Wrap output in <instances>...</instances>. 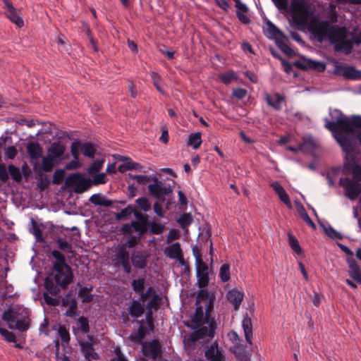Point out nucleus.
Wrapping results in <instances>:
<instances>
[{"label": "nucleus", "mask_w": 361, "mask_h": 361, "mask_svg": "<svg viewBox=\"0 0 361 361\" xmlns=\"http://www.w3.org/2000/svg\"><path fill=\"white\" fill-rule=\"evenodd\" d=\"M116 357L111 360V361H128L122 354L120 348H116L114 350Z\"/></svg>", "instance_id": "774afa93"}, {"label": "nucleus", "mask_w": 361, "mask_h": 361, "mask_svg": "<svg viewBox=\"0 0 361 361\" xmlns=\"http://www.w3.org/2000/svg\"><path fill=\"white\" fill-rule=\"evenodd\" d=\"M266 100L267 104L274 109L280 110L281 109V103L284 102L285 99L281 94H275L274 95L267 94Z\"/></svg>", "instance_id": "4be33fe9"}, {"label": "nucleus", "mask_w": 361, "mask_h": 361, "mask_svg": "<svg viewBox=\"0 0 361 361\" xmlns=\"http://www.w3.org/2000/svg\"><path fill=\"white\" fill-rule=\"evenodd\" d=\"M1 317L4 321L8 324L11 329L25 331L29 328V314L26 309L18 311L8 309L3 312Z\"/></svg>", "instance_id": "423d86ee"}, {"label": "nucleus", "mask_w": 361, "mask_h": 361, "mask_svg": "<svg viewBox=\"0 0 361 361\" xmlns=\"http://www.w3.org/2000/svg\"><path fill=\"white\" fill-rule=\"evenodd\" d=\"M82 351L85 357V358L88 361H91L92 360H97L99 359V355L96 352H94V350L92 347V345L89 344H85L82 343Z\"/></svg>", "instance_id": "bb28decb"}, {"label": "nucleus", "mask_w": 361, "mask_h": 361, "mask_svg": "<svg viewBox=\"0 0 361 361\" xmlns=\"http://www.w3.org/2000/svg\"><path fill=\"white\" fill-rule=\"evenodd\" d=\"M219 277L223 282H226L230 279V265L228 264L221 265L219 271Z\"/></svg>", "instance_id": "c9c22d12"}, {"label": "nucleus", "mask_w": 361, "mask_h": 361, "mask_svg": "<svg viewBox=\"0 0 361 361\" xmlns=\"http://www.w3.org/2000/svg\"><path fill=\"white\" fill-rule=\"evenodd\" d=\"M73 274L69 266L54 268L44 281V286L47 291L53 295L60 293L61 289H66L73 282Z\"/></svg>", "instance_id": "20e7f679"}, {"label": "nucleus", "mask_w": 361, "mask_h": 361, "mask_svg": "<svg viewBox=\"0 0 361 361\" xmlns=\"http://www.w3.org/2000/svg\"><path fill=\"white\" fill-rule=\"evenodd\" d=\"M348 264L349 274L357 283H361V270L354 259L350 258L347 260Z\"/></svg>", "instance_id": "aec40b11"}, {"label": "nucleus", "mask_w": 361, "mask_h": 361, "mask_svg": "<svg viewBox=\"0 0 361 361\" xmlns=\"http://www.w3.org/2000/svg\"><path fill=\"white\" fill-rule=\"evenodd\" d=\"M51 255L56 259V262L54 264V268L55 267H62L63 266H68L66 264L65 257L58 250H53L51 252Z\"/></svg>", "instance_id": "72a5a7b5"}, {"label": "nucleus", "mask_w": 361, "mask_h": 361, "mask_svg": "<svg viewBox=\"0 0 361 361\" xmlns=\"http://www.w3.org/2000/svg\"><path fill=\"white\" fill-rule=\"evenodd\" d=\"M81 150V142L77 140L73 142L71 146V152L75 159H79L80 151Z\"/></svg>", "instance_id": "ea45409f"}, {"label": "nucleus", "mask_w": 361, "mask_h": 361, "mask_svg": "<svg viewBox=\"0 0 361 361\" xmlns=\"http://www.w3.org/2000/svg\"><path fill=\"white\" fill-rule=\"evenodd\" d=\"M77 326L78 328L84 333H87L89 331L88 320L84 317H80L77 322Z\"/></svg>", "instance_id": "de8ad7c7"}, {"label": "nucleus", "mask_w": 361, "mask_h": 361, "mask_svg": "<svg viewBox=\"0 0 361 361\" xmlns=\"http://www.w3.org/2000/svg\"><path fill=\"white\" fill-rule=\"evenodd\" d=\"M266 31L269 34L270 37H282L283 33L270 21L266 22Z\"/></svg>", "instance_id": "473e14b6"}, {"label": "nucleus", "mask_w": 361, "mask_h": 361, "mask_svg": "<svg viewBox=\"0 0 361 361\" xmlns=\"http://www.w3.org/2000/svg\"><path fill=\"white\" fill-rule=\"evenodd\" d=\"M192 221V216L190 213L183 214L178 220V224L183 228L188 226Z\"/></svg>", "instance_id": "4c0bfd02"}, {"label": "nucleus", "mask_w": 361, "mask_h": 361, "mask_svg": "<svg viewBox=\"0 0 361 361\" xmlns=\"http://www.w3.org/2000/svg\"><path fill=\"white\" fill-rule=\"evenodd\" d=\"M276 8L280 11L288 10V1L287 0H272Z\"/></svg>", "instance_id": "052dcab7"}, {"label": "nucleus", "mask_w": 361, "mask_h": 361, "mask_svg": "<svg viewBox=\"0 0 361 361\" xmlns=\"http://www.w3.org/2000/svg\"><path fill=\"white\" fill-rule=\"evenodd\" d=\"M330 115L334 121H330L324 118L325 128L331 131L334 137L346 152L355 149V139L361 145V116L347 118L338 109L330 111Z\"/></svg>", "instance_id": "f03ea898"}, {"label": "nucleus", "mask_w": 361, "mask_h": 361, "mask_svg": "<svg viewBox=\"0 0 361 361\" xmlns=\"http://www.w3.org/2000/svg\"><path fill=\"white\" fill-rule=\"evenodd\" d=\"M204 356L209 361H228L224 350L219 347L217 341H214L206 349Z\"/></svg>", "instance_id": "9b49d317"}, {"label": "nucleus", "mask_w": 361, "mask_h": 361, "mask_svg": "<svg viewBox=\"0 0 361 361\" xmlns=\"http://www.w3.org/2000/svg\"><path fill=\"white\" fill-rule=\"evenodd\" d=\"M56 243H58L59 248L62 251L68 252L71 251V245L63 239L58 238Z\"/></svg>", "instance_id": "5fc2aeb1"}, {"label": "nucleus", "mask_w": 361, "mask_h": 361, "mask_svg": "<svg viewBox=\"0 0 361 361\" xmlns=\"http://www.w3.org/2000/svg\"><path fill=\"white\" fill-rule=\"evenodd\" d=\"M66 151V147L61 142L52 143L48 149V154L55 160L61 159Z\"/></svg>", "instance_id": "6ab92c4d"}, {"label": "nucleus", "mask_w": 361, "mask_h": 361, "mask_svg": "<svg viewBox=\"0 0 361 361\" xmlns=\"http://www.w3.org/2000/svg\"><path fill=\"white\" fill-rule=\"evenodd\" d=\"M270 186L278 195L280 200L283 202L288 208L292 207V204L290 200L289 196L282 187V185L278 181H272L270 183Z\"/></svg>", "instance_id": "dca6fc26"}, {"label": "nucleus", "mask_w": 361, "mask_h": 361, "mask_svg": "<svg viewBox=\"0 0 361 361\" xmlns=\"http://www.w3.org/2000/svg\"><path fill=\"white\" fill-rule=\"evenodd\" d=\"M49 294H51V293H49V291H47V293H43V298H44L46 303L47 305H51V306L58 305L60 302L59 298H52L51 296L49 295Z\"/></svg>", "instance_id": "8fccbe9b"}, {"label": "nucleus", "mask_w": 361, "mask_h": 361, "mask_svg": "<svg viewBox=\"0 0 361 361\" xmlns=\"http://www.w3.org/2000/svg\"><path fill=\"white\" fill-rule=\"evenodd\" d=\"M300 214L301 217L307 223V225H309L313 229L316 228L314 223L312 221V220L311 219V218L309 216V215L304 209H302V212H301Z\"/></svg>", "instance_id": "e2e57ef3"}, {"label": "nucleus", "mask_w": 361, "mask_h": 361, "mask_svg": "<svg viewBox=\"0 0 361 361\" xmlns=\"http://www.w3.org/2000/svg\"><path fill=\"white\" fill-rule=\"evenodd\" d=\"M8 172L10 175L11 176V178L17 182H19L22 179V176L20 171L18 168L14 166L13 165H9L8 167Z\"/></svg>", "instance_id": "58836bf2"}, {"label": "nucleus", "mask_w": 361, "mask_h": 361, "mask_svg": "<svg viewBox=\"0 0 361 361\" xmlns=\"http://www.w3.org/2000/svg\"><path fill=\"white\" fill-rule=\"evenodd\" d=\"M164 254L168 258L176 259L180 265H185L182 249L179 243H174L166 246L164 249Z\"/></svg>", "instance_id": "f8f14e48"}, {"label": "nucleus", "mask_w": 361, "mask_h": 361, "mask_svg": "<svg viewBox=\"0 0 361 361\" xmlns=\"http://www.w3.org/2000/svg\"><path fill=\"white\" fill-rule=\"evenodd\" d=\"M133 213V208L130 206L127 207L126 208L122 209L119 213L116 214V218L117 220H121L126 219L128 216H130Z\"/></svg>", "instance_id": "603ef678"}, {"label": "nucleus", "mask_w": 361, "mask_h": 361, "mask_svg": "<svg viewBox=\"0 0 361 361\" xmlns=\"http://www.w3.org/2000/svg\"><path fill=\"white\" fill-rule=\"evenodd\" d=\"M65 171L63 169H56L53 175L52 182L54 184L59 185L63 180Z\"/></svg>", "instance_id": "c03bdc74"}, {"label": "nucleus", "mask_w": 361, "mask_h": 361, "mask_svg": "<svg viewBox=\"0 0 361 361\" xmlns=\"http://www.w3.org/2000/svg\"><path fill=\"white\" fill-rule=\"evenodd\" d=\"M81 151L84 156L93 158L95 154V147L90 142H81Z\"/></svg>", "instance_id": "2f4dec72"}, {"label": "nucleus", "mask_w": 361, "mask_h": 361, "mask_svg": "<svg viewBox=\"0 0 361 361\" xmlns=\"http://www.w3.org/2000/svg\"><path fill=\"white\" fill-rule=\"evenodd\" d=\"M137 206L144 212H147L151 209V203L146 197H140L135 200Z\"/></svg>", "instance_id": "a19ab883"}, {"label": "nucleus", "mask_w": 361, "mask_h": 361, "mask_svg": "<svg viewBox=\"0 0 361 361\" xmlns=\"http://www.w3.org/2000/svg\"><path fill=\"white\" fill-rule=\"evenodd\" d=\"M293 22L299 27H307L311 23H317V20H311V12L310 11V5L306 0H291L288 10Z\"/></svg>", "instance_id": "39448f33"}, {"label": "nucleus", "mask_w": 361, "mask_h": 361, "mask_svg": "<svg viewBox=\"0 0 361 361\" xmlns=\"http://www.w3.org/2000/svg\"><path fill=\"white\" fill-rule=\"evenodd\" d=\"M326 233L333 239H341V235L332 227L326 229Z\"/></svg>", "instance_id": "69168bd1"}, {"label": "nucleus", "mask_w": 361, "mask_h": 361, "mask_svg": "<svg viewBox=\"0 0 361 361\" xmlns=\"http://www.w3.org/2000/svg\"><path fill=\"white\" fill-rule=\"evenodd\" d=\"M149 226L150 228V232L156 235L161 233L165 228L164 225L156 222L149 223Z\"/></svg>", "instance_id": "37998d69"}, {"label": "nucleus", "mask_w": 361, "mask_h": 361, "mask_svg": "<svg viewBox=\"0 0 361 361\" xmlns=\"http://www.w3.org/2000/svg\"><path fill=\"white\" fill-rule=\"evenodd\" d=\"M61 302L64 307L77 308V302L75 299L71 298V293H68L63 298Z\"/></svg>", "instance_id": "79ce46f5"}, {"label": "nucleus", "mask_w": 361, "mask_h": 361, "mask_svg": "<svg viewBox=\"0 0 361 361\" xmlns=\"http://www.w3.org/2000/svg\"><path fill=\"white\" fill-rule=\"evenodd\" d=\"M154 293V288L152 287H149L146 292H142L140 297V300L145 302Z\"/></svg>", "instance_id": "338daca9"}, {"label": "nucleus", "mask_w": 361, "mask_h": 361, "mask_svg": "<svg viewBox=\"0 0 361 361\" xmlns=\"http://www.w3.org/2000/svg\"><path fill=\"white\" fill-rule=\"evenodd\" d=\"M152 79L153 80V84L155 86V87L157 88V90L159 92L163 94L164 91H163L162 87H161V77L157 73L153 72L152 73Z\"/></svg>", "instance_id": "3c124183"}, {"label": "nucleus", "mask_w": 361, "mask_h": 361, "mask_svg": "<svg viewBox=\"0 0 361 361\" xmlns=\"http://www.w3.org/2000/svg\"><path fill=\"white\" fill-rule=\"evenodd\" d=\"M80 166H81V164L79 161V159H73V160L71 161L66 165L65 169L66 170H74V169H79L80 167Z\"/></svg>", "instance_id": "680f3d73"}, {"label": "nucleus", "mask_w": 361, "mask_h": 361, "mask_svg": "<svg viewBox=\"0 0 361 361\" xmlns=\"http://www.w3.org/2000/svg\"><path fill=\"white\" fill-rule=\"evenodd\" d=\"M334 73L343 76L346 80H357L361 79V71L353 66L337 65L335 66Z\"/></svg>", "instance_id": "9d476101"}, {"label": "nucleus", "mask_w": 361, "mask_h": 361, "mask_svg": "<svg viewBox=\"0 0 361 361\" xmlns=\"http://www.w3.org/2000/svg\"><path fill=\"white\" fill-rule=\"evenodd\" d=\"M197 276L200 290L197 296V307L190 317V324L188 325L193 329L188 336V342H195L200 339L210 340L214 338L216 329V321L211 316L215 296L205 289L209 283V274L199 273Z\"/></svg>", "instance_id": "f257e3e1"}, {"label": "nucleus", "mask_w": 361, "mask_h": 361, "mask_svg": "<svg viewBox=\"0 0 361 361\" xmlns=\"http://www.w3.org/2000/svg\"><path fill=\"white\" fill-rule=\"evenodd\" d=\"M309 30L319 42L328 39L334 44L336 51H343L345 54L351 52L353 42L348 38L345 28L331 25L328 21H319L311 23Z\"/></svg>", "instance_id": "7ed1b4c3"}, {"label": "nucleus", "mask_w": 361, "mask_h": 361, "mask_svg": "<svg viewBox=\"0 0 361 361\" xmlns=\"http://www.w3.org/2000/svg\"><path fill=\"white\" fill-rule=\"evenodd\" d=\"M103 164V160H95L90 166L88 169L89 173H94L98 172L102 168Z\"/></svg>", "instance_id": "864d4df0"}, {"label": "nucleus", "mask_w": 361, "mask_h": 361, "mask_svg": "<svg viewBox=\"0 0 361 361\" xmlns=\"http://www.w3.org/2000/svg\"><path fill=\"white\" fill-rule=\"evenodd\" d=\"M90 202L95 205H102L104 207H110L112 204L111 200H106L102 197L100 194H94L91 196Z\"/></svg>", "instance_id": "c756f323"}, {"label": "nucleus", "mask_w": 361, "mask_h": 361, "mask_svg": "<svg viewBox=\"0 0 361 361\" xmlns=\"http://www.w3.org/2000/svg\"><path fill=\"white\" fill-rule=\"evenodd\" d=\"M148 190L152 195L157 198H159L163 195H166L171 192L170 187H167L161 182L149 185Z\"/></svg>", "instance_id": "2eb2a0df"}, {"label": "nucleus", "mask_w": 361, "mask_h": 361, "mask_svg": "<svg viewBox=\"0 0 361 361\" xmlns=\"http://www.w3.org/2000/svg\"><path fill=\"white\" fill-rule=\"evenodd\" d=\"M352 173L353 178L351 180L361 183V167L358 165L355 166L353 168Z\"/></svg>", "instance_id": "4d7b16f0"}, {"label": "nucleus", "mask_w": 361, "mask_h": 361, "mask_svg": "<svg viewBox=\"0 0 361 361\" xmlns=\"http://www.w3.org/2000/svg\"><path fill=\"white\" fill-rule=\"evenodd\" d=\"M288 243L293 250L297 254L302 252L301 247L300 246L298 240L291 234L288 233Z\"/></svg>", "instance_id": "e433bc0d"}, {"label": "nucleus", "mask_w": 361, "mask_h": 361, "mask_svg": "<svg viewBox=\"0 0 361 361\" xmlns=\"http://www.w3.org/2000/svg\"><path fill=\"white\" fill-rule=\"evenodd\" d=\"M219 78L225 84H229L233 79L236 78L235 75L233 72L220 73L219 75Z\"/></svg>", "instance_id": "a18cd8bd"}, {"label": "nucleus", "mask_w": 361, "mask_h": 361, "mask_svg": "<svg viewBox=\"0 0 361 361\" xmlns=\"http://www.w3.org/2000/svg\"><path fill=\"white\" fill-rule=\"evenodd\" d=\"M132 288L133 290L138 295L140 294L145 290V279H135L131 283Z\"/></svg>", "instance_id": "f704fd0d"}, {"label": "nucleus", "mask_w": 361, "mask_h": 361, "mask_svg": "<svg viewBox=\"0 0 361 361\" xmlns=\"http://www.w3.org/2000/svg\"><path fill=\"white\" fill-rule=\"evenodd\" d=\"M145 336V329L143 326H140L137 331L132 332L130 335V340L135 344L141 343Z\"/></svg>", "instance_id": "cd10ccee"}, {"label": "nucleus", "mask_w": 361, "mask_h": 361, "mask_svg": "<svg viewBox=\"0 0 361 361\" xmlns=\"http://www.w3.org/2000/svg\"><path fill=\"white\" fill-rule=\"evenodd\" d=\"M27 152L30 159L37 160L42 157L43 149L37 142H30L27 145Z\"/></svg>", "instance_id": "a211bd4d"}, {"label": "nucleus", "mask_w": 361, "mask_h": 361, "mask_svg": "<svg viewBox=\"0 0 361 361\" xmlns=\"http://www.w3.org/2000/svg\"><path fill=\"white\" fill-rule=\"evenodd\" d=\"M114 263L116 266L121 265L126 274L131 271L129 252L125 246H121L116 252L114 258Z\"/></svg>", "instance_id": "1a4fd4ad"}, {"label": "nucleus", "mask_w": 361, "mask_h": 361, "mask_svg": "<svg viewBox=\"0 0 361 361\" xmlns=\"http://www.w3.org/2000/svg\"><path fill=\"white\" fill-rule=\"evenodd\" d=\"M197 274L199 273H208V266L203 262V260L195 262Z\"/></svg>", "instance_id": "13d9d810"}, {"label": "nucleus", "mask_w": 361, "mask_h": 361, "mask_svg": "<svg viewBox=\"0 0 361 361\" xmlns=\"http://www.w3.org/2000/svg\"><path fill=\"white\" fill-rule=\"evenodd\" d=\"M58 334L63 343H68L70 341V335L68 330L62 326H60L58 330Z\"/></svg>", "instance_id": "09e8293b"}, {"label": "nucleus", "mask_w": 361, "mask_h": 361, "mask_svg": "<svg viewBox=\"0 0 361 361\" xmlns=\"http://www.w3.org/2000/svg\"><path fill=\"white\" fill-rule=\"evenodd\" d=\"M128 310L133 317L137 318L143 314L144 307L140 302L133 300L129 304Z\"/></svg>", "instance_id": "5701e85b"}, {"label": "nucleus", "mask_w": 361, "mask_h": 361, "mask_svg": "<svg viewBox=\"0 0 361 361\" xmlns=\"http://www.w3.org/2000/svg\"><path fill=\"white\" fill-rule=\"evenodd\" d=\"M341 185L345 188V195L350 200H355L361 193V183L348 178H341Z\"/></svg>", "instance_id": "6e6552de"}, {"label": "nucleus", "mask_w": 361, "mask_h": 361, "mask_svg": "<svg viewBox=\"0 0 361 361\" xmlns=\"http://www.w3.org/2000/svg\"><path fill=\"white\" fill-rule=\"evenodd\" d=\"M66 185L68 187H73L74 192L80 194L89 190L92 183L90 179L80 173H76L69 175L66 178Z\"/></svg>", "instance_id": "0eeeda50"}, {"label": "nucleus", "mask_w": 361, "mask_h": 361, "mask_svg": "<svg viewBox=\"0 0 361 361\" xmlns=\"http://www.w3.org/2000/svg\"><path fill=\"white\" fill-rule=\"evenodd\" d=\"M243 328L244 330L245 337L247 343L252 344L251 337L252 336V328L250 318L246 315L243 320Z\"/></svg>", "instance_id": "a878e982"}, {"label": "nucleus", "mask_w": 361, "mask_h": 361, "mask_svg": "<svg viewBox=\"0 0 361 361\" xmlns=\"http://www.w3.org/2000/svg\"><path fill=\"white\" fill-rule=\"evenodd\" d=\"M142 350L146 357L156 359L161 353V345L158 341L152 340L142 343Z\"/></svg>", "instance_id": "4468645a"}, {"label": "nucleus", "mask_w": 361, "mask_h": 361, "mask_svg": "<svg viewBox=\"0 0 361 361\" xmlns=\"http://www.w3.org/2000/svg\"><path fill=\"white\" fill-rule=\"evenodd\" d=\"M0 334L8 342L14 343L16 341L15 334L13 332H11L5 329L0 328Z\"/></svg>", "instance_id": "49530a36"}, {"label": "nucleus", "mask_w": 361, "mask_h": 361, "mask_svg": "<svg viewBox=\"0 0 361 361\" xmlns=\"http://www.w3.org/2000/svg\"><path fill=\"white\" fill-rule=\"evenodd\" d=\"M243 293L238 290L237 289H232L228 291L227 298L228 300L234 304L235 310H238L243 299Z\"/></svg>", "instance_id": "412c9836"}, {"label": "nucleus", "mask_w": 361, "mask_h": 361, "mask_svg": "<svg viewBox=\"0 0 361 361\" xmlns=\"http://www.w3.org/2000/svg\"><path fill=\"white\" fill-rule=\"evenodd\" d=\"M124 159L128 161V166H127V168H128L129 170L133 169L139 171H142V166L139 163H136L131 161L128 157H125L123 160Z\"/></svg>", "instance_id": "bf43d9fd"}, {"label": "nucleus", "mask_w": 361, "mask_h": 361, "mask_svg": "<svg viewBox=\"0 0 361 361\" xmlns=\"http://www.w3.org/2000/svg\"><path fill=\"white\" fill-rule=\"evenodd\" d=\"M247 93V90L243 88H237L233 91V97L239 99L245 98Z\"/></svg>", "instance_id": "0e129e2a"}, {"label": "nucleus", "mask_w": 361, "mask_h": 361, "mask_svg": "<svg viewBox=\"0 0 361 361\" xmlns=\"http://www.w3.org/2000/svg\"><path fill=\"white\" fill-rule=\"evenodd\" d=\"M202 137L200 133H191L188 137V145L193 147V149H198L202 144Z\"/></svg>", "instance_id": "c85d7f7f"}, {"label": "nucleus", "mask_w": 361, "mask_h": 361, "mask_svg": "<svg viewBox=\"0 0 361 361\" xmlns=\"http://www.w3.org/2000/svg\"><path fill=\"white\" fill-rule=\"evenodd\" d=\"M55 165V159L50 157L49 154L44 157L42 161V169L45 172H50L52 171Z\"/></svg>", "instance_id": "7c9ffc66"}, {"label": "nucleus", "mask_w": 361, "mask_h": 361, "mask_svg": "<svg viewBox=\"0 0 361 361\" xmlns=\"http://www.w3.org/2000/svg\"><path fill=\"white\" fill-rule=\"evenodd\" d=\"M128 175L132 179L135 180L137 183L140 184L145 185L149 180V178L147 176L133 175L131 173Z\"/></svg>", "instance_id": "6e6d98bb"}, {"label": "nucleus", "mask_w": 361, "mask_h": 361, "mask_svg": "<svg viewBox=\"0 0 361 361\" xmlns=\"http://www.w3.org/2000/svg\"><path fill=\"white\" fill-rule=\"evenodd\" d=\"M147 222L144 221H132L130 225L126 224L123 227V231L124 232H129L130 227H133L135 231L139 232L140 234H143L145 233L147 230Z\"/></svg>", "instance_id": "393cba45"}, {"label": "nucleus", "mask_w": 361, "mask_h": 361, "mask_svg": "<svg viewBox=\"0 0 361 361\" xmlns=\"http://www.w3.org/2000/svg\"><path fill=\"white\" fill-rule=\"evenodd\" d=\"M295 66L302 70H317L319 72L324 71L326 68L325 63L316 61L307 58H302L295 62Z\"/></svg>", "instance_id": "ddd939ff"}, {"label": "nucleus", "mask_w": 361, "mask_h": 361, "mask_svg": "<svg viewBox=\"0 0 361 361\" xmlns=\"http://www.w3.org/2000/svg\"><path fill=\"white\" fill-rule=\"evenodd\" d=\"M132 263L134 267L138 269H143L146 266V257L140 252H134L131 257Z\"/></svg>", "instance_id": "b1692460"}, {"label": "nucleus", "mask_w": 361, "mask_h": 361, "mask_svg": "<svg viewBox=\"0 0 361 361\" xmlns=\"http://www.w3.org/2000/svg\"><path fill=\"white\" fill-rule=\"evenodd\" d=\"M6 9L5 14L8 18H9L13 23H15L18 27L23 26L24 23L22 17L20 16V12L16 9L13 4L5 8Z\"/></svg>", "instance_id": "f3484780"}]
</instances>
